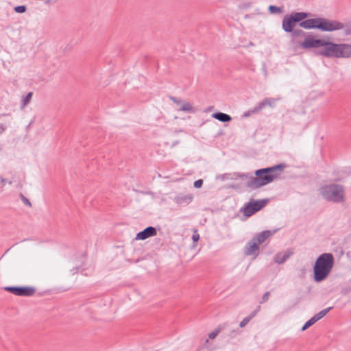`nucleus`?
Wrapping results in <instances>:
<instances>
[{
	"label": "nucleus",
	"mask_w": 351,
	"mask_h": 351,
	"mask_svg": "<svg viewBox=\"0 0 351 351\" xmlns=\"http://www.w3.org/2000/svg\"><path fill=\"white\" fill-rule=\"evenodd\" d=\"M308 15L306 12H293L286 15L282 20V29L287 32H291L296 23H300L302 28L318 29L322 32H335L344 28L343 23L340 21L322 17L306 19Z\"/></svg>",
	"instance_id": "obj_1"
},
{
	"label": "nucleus",
	"mask_w": 351,
	"mask_h": 351,
	"mask_svg": "<svg viewBox=\"0 0 351 351\" xmlns=\"http://www.w3.org/2000/svg\"><path fill=\"white\" fill-rule=\"evenodd\" d=\"M285 165H278L271 167L258 169L255 171V177L248 185L252 188H258L265 186L280 178L284 170Z\"/></svg>",
	"instance_id": "obj_2"
},
{
	"label": "nucleus",
	"mask_w": 351,
	"mask_h": 351,
	"mask_svg": "<svg viewBox=\"0 0 351 351\" xmlns=\"http://www.w3.org/2000/svg\"><path fill=\"white\" fill-rule=\"evenodd\" d=\"M333 265V257L330 254H323L315 262L314 278L317 282L324 280L329 274Z\"/></svg>",
	"instance_id": "obj_3"
},
{
	"label": "nucleus",
	"mask_w": 351,
	"mask_h": 351,
	"mask_svg": "<svg viewBox=\"0 0 351 351\" xmlns=\"http://www.w3.org/2000/svg\"><path fill=\"white\" fill-rule=\"evenodd\" d=\"M321 193L323 197L328 200L340 202L343 199V189L339 185H326L322 187Z\"/></svg>",
	"instance_id": "obj_4"
},
{
	"label": "nucleus",
	"mask_w": 351,
	"mask_h": 351,
	"mask_svg": "<svg viewBox=\"0 0 351 351\" xmlns=\"http://www.w3.org/2000/svg\"><path fill=\"white\" fill-rule=\"evenodd\" d=\"M4 289L17 296H32L36 292L34 287H6Z\"/></svg>",
	"instance_id": "obj_5"
},
{
	"label": "nucleus",
	"mask_w": 351,
	"mask_h": 351,
	"mask_svg": "<svg viewBox=\"0 0 351 351\" xmlns=\"http://www.w3.org/2000/svg\"><path fill=\"white\" fill-rule=\"evenodd\" d=\"M266 204L267 201L265 200L250 202L243 208V214L246 217H250L254 213L263 208Z\"/></svg>",
	"instance_id": "obj_6"
},
{
	"label": "nucleus",
	"mask_w": 351,
	"mask_h": 351,
	"mask_svg": "<svg viewBox=\"0 0 351 351\" xmlns=\"http://www.w3.org/2000/svg\"><path fill=\"white\" fill-rule=\"evenodd\" d=\"M325 44V40L317 39L313 38L312 36H306L304 41L300 43V46L303 49L310 48H317L324 46Z\"/></svg>",
	"instance_id": "obj_7"
},
{
	"label": "nucleus",
	"mask_w": 351,
	"mask_h": 351,
	"mask_svg": "<svg viewBox=\"0 0 351 351\" xmlns=\"http://www.w3.org/2000/svg\"><path fill=\"white\" fill-rule=\"evenodd\" d=\"M325 44L322 46L324 48L321 51V54L325 56L339 57V44H335L326 40Z\"/></svg>",
	"instance_id": "obj_8"
},
{
	"label": "nucleus",
	"mask_w": 351,
	"mask_h": 351,
	"mask_svg": "<svg viewBox=\"0 0 351 351\" xmlns=\"http://www.w3.org/2000/svg\"><path fill=\"white\" fill-rule=\"evenodd\" d=\"M259 253V246L252 239L250 240L244 248V254L247 256L256 257Z\"/></svg>",
	"instance_id": "obj_9"
},
{
	"label": "nucleus",
	"mask_w": 351,
	"mask_h": 351,
	"mask_svg": "<svg viewBox=\"0 0 351 351\" xmlns=\"http://www.w3.org/2000/svg\"><path fill=\"white\" fill-rule=\"evenodd\" d=\"M156 234H157V232H156V230L155 228L152 227V226L147 227L143 231L138 232L136 234L135 239L136 240H145L147 238L156 236Z\"/></svg>",
	"instance_id": "obj_10"
},
{
	"label": "nucleus",
	"mask_w": 351,
	"mask_h": 351,
	"mask_svg": "<svg viewBox=\"0 0 351 351\" xmlns=\"http://www.w3.org/2000/svg\"><path fill=\"white\" fill-rule=\"evenodd\" d=\"M173 101L178 106L179 110L191 113L194 112L195 110L193 106L191 103L187 101H181L178 100L173 99Z\"/></svg>",
	"instance_id": "obj_11"
},
{
	"label": "nucleus",
	"mask_w": 351,
	"mask_h": 351,
	"mask_svg": "<svg viewBox=\"0 0 351 351\" xmlns=\"http://www.w3.org/2000/svg\"><path fill=\"white\" fill-rule=\"evenodd\" d=\"M273 234V232L271 231H264L258 234H256L252 240L257 243L259 246L263 243H264L268 238H269Z\"/></svg>",
	"instance_id": "obj_12"
},
{
	"label": "nucleus",
	"mask_w": 351,
	"mask_h": 351,
	"mask_svg": "<svg viewBox=\"0 0 351 351\" xmlns=\"http://www.w3.org/2000/svg\"><path fill=\"white\" fill-rule=\"evenodd\" d=\"M339 57H349L351 56V45L339 44Z\"/></svg>",
	"instance_id": "obj_13"
},
{
	"label": "nucleus",
	"mask_w": 351,
	"mask_h": 351,
	"mask_svg": "<svg viewBox=\"0 0 351 351\" xmlns=\"http://www.w3.org/2000/svg\"><path fill=\"white\" fill-rule=\"evenodd\" d=\"M213 117L215 119H216L220 121H222V122H227V121H230L231 120L230 116H229L227 114L222 113V112L215 113V114H213Z\"/></svg>",
	"instance_id": "obj_14"
},
{
	"label": "nucleus",
	"mask_w": 351,
	"mask_h": 351,
	"mask_svg": "<svg viewBox=\"0 0 351 351\" xmlns=\"http://www.w3.org/2000/svg\"><path fill=\"white\" fill-rule=\"evenodd\" d=\"M193 196L191 194H188L183 196H178L176 198L178 204L189 203L192 202Z\"/></svg>",
	"instance_id": "obj_15"
},
{
	"label": "nucleus",
	"mask_w": 351,
	"mask_h": 351,
	"mask_svg": "<svg viewBox=\"0 0 351 351\" xmlns=\"http://www.w3.org/2000/svg\"><path fill=\"white\" fill-rule=\"evenodd\" d=\"M289 256V254H277L275 257V261L278 263H282L285 262Z\"/></svg>",
	"instance_id": "obj_16"
},
{
	"label": "nucleus",
	"mask_w": 351,
	"mask_h": 351,
	"mask_svg": "<svg viewBox=\"0 0 351 351\" xmlns=\"http://www.w3.org/2000/svg\"><path fill=\"white\" fill-rule=\"evenodd\" d=\"M317 320L316 319V318L313 316V317H311L308 322H306L305 323V324L303 326V327L302 328V330L304 331L306 329H307L308 328H309L310 326H311L312 325H313L315 322H317Z\"/></svg>",
	"instance_id": "obj_17"
},
{
	"label": "nucleus",
	"mask_w": 351,
	"mask_h": 351,
	"mask_svg": "<svg viewBox=\"0 0 351 351\" xmlns=\"http://www.w3.org/2000/svg\"><path fill=\"white\" fill-rule=\"evenodd\" d=\"M331 308H332L331 307H329L328 308L324 309V310L321 311L319 313H318L317 314L315 315L314 317L318 321L320 319H322V317H324Z\"/></svg>",
	"instance_id": "obj_18"
},
{
	"label": "nucleus",
	"mask_w": 351,
	"mask_h": 351,
	"mask_svg": "<svg viewBox=\"0 0 351 351\" xmlns=\"http://www.w3.org/2000/svg\"><path fill=\"white\" fill-rule=\"evenodd\" d=\"M254 313L251 316H249L247 317L244 318L241 322H240V327L243 328L249 322L250 320L254 316Z\"/></svg>",
	"instance_id": "obj_19"
},
{
	"label": "nucleus",
	"mask_w": 351,
	"mask_h": 351,
	"mask_svg": "<svg viewBox=\"0 0 351 351\" xmlns=\"http://www.w3.org/2000/svg\"><path fill=\"white\" fill-rule=\"evenodd\" d=\"M6 183L11 184V182H8V180L5 178H0V192L3 191Z\"/></svg>",
	"instance_id": "obj_20"
},
{
	"label": "nucleus",
	"mask_w": 351,
	"mask_h": 351,
	"mask_svg": "<svg viewBox=\"0 0 351 351\" xmlns=\"http://www.w3.org/2000/svg\"><path fill=\"white\" fill-rule=\"evenodd\" d=\"M14 10L18 13H23L26 10V7L25 5L16 6L14 8Z\"/></svg>",
	"instance_id": "obj_21"
},
{
	"label": "nucleus",
	"mask_w": 351,
	"mask_h": 351,
	"mask_svg": "<svg viewBox=\"0 0 351 351\" xmlns=\"http://www.w3.org/2000/svg\"><path fill=\"white\" fill-rule=\"evenodd\" d=\"M32 93H29L26 95V97L23 99V106H26L29 103V101L32 99Z\"/></svg>",
	"instance_id": "obj_22"
},
{
	"label": "nucleus",
	"mask_w": 351,
	"mask_h": 351,
	"mask_svg": "<svg viewBox=\"0 0 351 351\" xmlns=\"http://www.w3.org/2000/svg\"><path fill=\"white\" fill-rule=\"evenodd\" d=\"M192 239H193V241L194 242H197L198 240L199 239V234L197 232V230H194V232H193V237H192Z\"/></svg>",
	"instance_id": "obj_23"
},
{
	"label": "nucleus",
	"mask_w": 351,
	"mask_h": 351,
	"mask_svg": "<svg viewBox=\"0 0 351 351\" xmlns=\"http://www.w3.org/2000/svg\"><path fill=\"white\" fill-rule=\"evenodd\" d=\"M203 184V181L202 180H196L195 182H194V186L195 188H201Z\"/></svg>",
	"instance_id": "obj_24"
},
{
	"label": "nucleus",
	"mask_w": 351,
	"mask_h": 351,
	"mask_svg": "<svg viewBox=\"0 0 351 351\" xmlns=\"http://www.w3.org/2000/svg\"><path fill=\"white\" fill-rule=\"evenodd\" d=\"M274 104V99H267L263 103V105L273 106Z\"/></svg>",
	"instance_id": "obj_25"
},
{
	"label": "nucleus",
	"mask_w": 351,
	"mask_h": 351,
	"mask_svg": "<svg viewBox=\"0 0 351 351\" xmlns=\"http://www.w3.org/2000/svg\"><path fill=\"white\" fill-rule=\"evenodd\" d=\"M270 296V293L269 292H266L263 298H262V302H265L268 300Z\"/></svg>",
	"instance_id": "obj_26"
},
{
	"label": "nucleus",
	"mask_w": 351,
	"mask_h": 351,
	"mask_svg": "<svg viewBox=\"0 0 351 351\" xmlns=\"http://www.w3.org/2000/svg\"><path fill=\"white\" fill-rule=\"evenodd\" d=\"M269 10L271 12H278V11H280V9L274 5H270L269 6Z\"/></svg>",
	"instance_id": "obj_27"
},
{
	"label": "nucleus",
	"mask_w": 351,
	"mask_h": 351,
	"mask_svg": "<svg viewBox=\"0 0 351 351\" xmlns=\"http://www.w3.org/2000/svg\"><path fill=\"white\" fill-rule=\"evenodd\" d=\"M304 34V32L302 30H297V31H295L292 34V36L294 37V36H296L298 35H300V34Z\"/></svg>",
	"instance_id": "obj_28"
},
{
	"label": "nucleus",
	"mask_w": 351,
	"mask_h": 351,
	"mask_svg": "<svg viewBox=\"0 0 351 351\" xmlns=\"http://www.w3.org/2000/svg\"><path fill=\"white\" fill-rule=\"evenodd\" d=\"M21 197H22V200L23 201V202H24L25 204H27V205H28V206H31V203L29 202V201L27 198H25V197L24 196H23V195H22Z\"/></svg>",
	"instance_id": "obj_29"
},
{
	"label": "nucleus",
	"mask_w": 351,
	"mask_h": 351,
	"mask_svg": "<svg viewBox=\"0 0 351 351\" xmlns=\"http://www.w3.org/2000/svg\"><path fill=\"white\" fill-rule=\"evenodd\" d=\"M217 335V333L216 332H211L210 335H209V337L210 339H214Z\"/></svg>",
	"instance_id": "obj_30"
}]
</instances>
